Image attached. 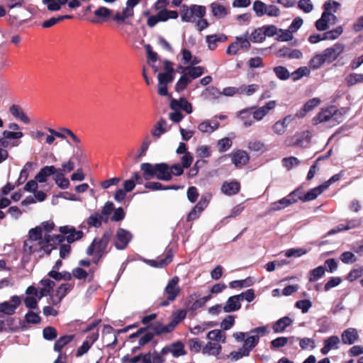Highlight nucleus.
Masks as SVG:
<instances>
[{
	"mask_svg": "<svg viewBox=\"0 0 363 363\" xmlns=\"http://www.w3.org/2000/svg\"><path fill=\"white\" fill-rule=\"evenodd\" d=\"M240 189V183L237 181L225 182L220 188L223 194L227 196L237 194Z\"/></svg>",
	"mask_w": 363,
	"mask_h": 363,
	"instance_id": "393cba45",
	"label": "nucleus"
},
{
	"mask_svg": "<svg viewBox=\"0 0 363 363\" xmlns=\"http://www.w3.org/2000/svg\"><path fill=\"white\" fill-rule=\"evenodd\" d=\"M325 189V186L323 184L319 185L311 190H309L306 194H303L300 191L297 194L298 199L303 202L313 201L319 195H320Z\"/></svg>",
	"mask_w": 363,
	"mask_h": 363,
	"instance_id": "4468645a",
	"label": "nucleus"
},
{
	"mask_svg": "<svg viewBox=\"0 0 363 363\" xmlns=\"http://www.w3.org/2000/svg\"><path fill=\"white\" fill-rule=\"evenodd\" d=\"M333 19L322 13L321 17L315 22L316 29L320 31L326 30L329 28V23H332Z\"/></svg>",
	"mask_w": 363,
	"mask_h": 363,
	"instance_id": "79ce46f5",
	"label": "nucleus"
},
{
	"mask_svg": "<svg viewBox=\"0 0 363 363\" xmlns=\"http://www.w3.org/2000/svg\"><path fill=\"white\" fill-rule=\"evenodd\" d=\"M277 102L275 101H269L264 106L254 109L252 111L253 119L259 121L266 116L269 112L276 107Z\"/></svg>",
	"mask_w": 363,
	"mask_h": 363,
	"instance_id": "9d476101",
	"label": "nucleus"
},
{
	"mask_svg": "<svg viewBox=\"0 0 363 363\" xmlns=\"http://www.w3.org/2000/svg\"><path fill=\"white\" fill-rule=\"evenodd\" d=\"M292 320L288 317L284 316L277 320L272 326V329L275 333H283L287 327L291 325Z\"/></svg>",
	"mask_w": 363,
	"mask_h": 363,
	"instance_id": "cd10ccee",
	"label": "nucleus"
},
{
	"mask_svg": "<svg viewBox=\"0 0 363 363\" xmlns=\"http://www.w3.org/2000/svg\"><path fill=\"white\" fill-rule=\"evenodd\" d=\"M247 148L253 152H265L267 147L264 142L259 140H251L248 142Z\"/></svg>",
	"mask_w": 363,
	"mask_h": 363,
	"instance_id": "de8ad7c7",
	"label": "nucleus"
},
{
	"mask_svg": "<svg viewBox=\"0 0 363 363\" xmlns=\"http://www.w3.org/2000/svg\"><path fill=\"white\" fill-rule=\"evenodd\" d=\"M222 346L220 343L208 341L202 348V354L208 356H213L220 359Z\"/></svg>",
	"mask_w": 363,
	"mask_h": 363,
	"instance_id": "f8f14e48",
	"label": "nucleus"
},
{
	"mask_svg": "<svg viewBox=\"0 0 363 363\" xmlns=\"http://www.w3.org/2000/svg\"><path fill=\"white\" fill-rule=\"evenodd\" d=\"M43 335L45 340H52L57 337V332L55 328L52 326H48L43 329Z\"/></svg>",
	"mask_w": 363,
	"mask_h": 363,
	"instance_id": "774afa93",
	"label": "nucleus"
},
{
	"mask_svg": "<svg viewBox=\"0 0 363 363\" xmlns=\"http://www.w3.org/2000/svg\"><path fill=\"white\" fill-rule=\"evenodd\" d=\"M309 138L310 133L308 131H304L298 135L294 144L298 147H304L308 144Z\"/></svg>",
	"mask_w": 363,
	"mask_h": 363,
	"instance_id": "052dcab7",
	"label": "nucleus"
},
{
	"mask_svg": "<svg viewBox=\"0 0 363 363\" xmlns=\"http://www.w3.org/2000/svg\"><path fill=\"white\" fill-rule=\"evenodd\" d=\"M249 40L253 43L263 42L265 40V36L262 27L255 29L250 34Z\"/></svg>",
	"mask_w": 363,
	"mask_h": 363,
	"instance_id": "6e6d98bb",
	"label": "nucleus"
},
{
	"mask_svg": "<svg viewBox=\"0 0 363 363\" xmlns=\"http://www.w3.org/2000/svg\"><path fill=\"white\" fill-rule=\"evenodd\" d=\"M325 270L326 269L323 266H319V267L312 269L309 272V277H308L309 281L314 282V281L320 279L325 274Z\"/></svg>",
	"mask_w": 363,
	"mask_h": 363,
	"instance_id": "09e8293b",
	"label": "nucleus"
},
{
	"mask_svg": "<svg viewBox=\"0 0 363 363\" xmlns=\"http://www.w3.org/2000/svg\"><path fill=\"white\" fill-rule=\"evenodd\" d=\"M203 73V68L202 67H189L188 77L192 80L201 77Z\"/></svg>",
	"mask_w": 363,
	"mask_h": 363,
	"instance_id": "338daca9",
	"label": "nucleus"
},
{
	"mask_svg": "<svg viewBox=\"0 0 363 363\" xmlns=\"http://www.w3.org/2000/svg\"><path fill=\"white\" fill-rule=\"evenodd\" d=\"M172 257L173 255L172 251L169 250H168L164 258H158L157 259H148L146 261V262L152 267L162 268L172 261Z\"/></svg>",
	"mask_w": 363,
	"mask_h": 363,
	"instance_id": "bb28decb",
	"label": "nucleus"
},
{
	"mask_svg": "<svg viewBox=\"0 0 363 363\" xmlns=\"http://www.w3.org/2000/svg\"><path fill=\"white\" fill-rule=\"evenodd\" d=\"M74 339L73 335H67L60 337L57 340L54 345V350L57 352H60L62 349L69 343Z\"/></svg>",
	"mask_w": 363,
	"mask_h": 363,
	"instance_id": "c03bdc74",
	"label": "nucleus"
},
{
	"mask_svg": "<svg viewBox=\"0 0 363 363\" xmlns=\"http://www.w3.org/2000/svg\"><path fill=\"white\" fill-rule=\"evenodd\" d=\"M250 45L249 33L245 32L244 34L235 38V40L229 45L226 52L230 55H235L238 53L240 50L244 49L247 50L250 48Z\"/></svg>",
	"mask_w": 363,
	"mask_h": 363,
	"instance_id": "20e7f679",
	"label": "nucleus"
},
{
	"mask_svg": "<svg viewBox=\"0 0 363 363\" xmlns=\"http://www.w3.org/2000/svg\"><path fill=\"white\" fill-rule=\"evenodd\" d=\"M269 333L267 325L255 328L250 331V336L247 337L245 341L243 346L250 351L255 347L259 341V337H264Z\"/></svg>",
	"mask_w": 363,
	"mask_h": 363,
	"instance_id": "7ed1b4c3",
	"label": "nucleus"
},
{
	"mask_svg": "<svg viewBox=\"0 0 363 363\" xmlns=\"http://www.w3.org/2000/svg\"><path fill=\"white\" fill-rule=\"evenodd\" d=\"M26 295H34L38 301L42 299L44 296L50 295L45 289L40 288L39 289L33 286H28L26 290Z\"/></svg>",
	"mask_w": 363,
	"mask_h": 363,
	"instance_id": "ea45409f",
	"label": "nucleus"
},
{
	"mask_svg": "<svg viewBox=\"0 0 363 363\" xmlns=\"http://www.w3.org/2000/svg\"><path fill=\"white\" fill-rule=\"evenodd\" d=\"M297 340L299 341L300 347L302 350H313L315 347V340L309 337H297Z\"/></svg>",
	"mask_w": 363,
	"mask_h": 363,
	"instance_id": "3c124183",
	"label": "nucleus"
},
{
	"mask_svg": "<svg viewBox=\"0 0 363 363\" xmlns=\"http://www.w3.org/2000/svg\"><path fill=\"white\" fill-rule=\"evenodd\" d=\"M250 355V352L244 346L240 348L238 351H233L230 353L229 357L232 360L237 361L242 357H247Z\"/></svg>",
	"mask_w": 363,
	"mask_h": 363,
	"instance_id": "680f3d73",
	"label": "nucleus"
},
{
	"mask_svg": "<svg viewBox=\"0 0 363 363\" xmlns=\"http://www.w3.org/2000/svg\"><path fill=\"white\" fill-rule=\"evenodd\" d=\"M21 303V298L18 296L11 297L10 301L0 303V313L11 315L15 313L18 306Z\"/></svg>",
	"mask_w": 363,
	"mask_h": 363,
	"instance_id": "0eeeda50",
	"label": "nucleus"
},
{
	"mask_svg": "<svg viewBox=\"0 0 363 363\" xmlns=\"http://www.w3.org/2000/svg\"><path fill=\"white\" fill-rule=\"evenodd\" d=\"M345 81L349 86L363 82V74L352 73L349 74Z\"/></svg>",
	"mask_w": 363,
	"mask_h": 363,
	"instance_id": "e2e57ef3",
	"label": "nucleus"
},
{
	"mask_svg": "<svg viewBox=\"0 0 363 363\" xmlns=\"http://www.w3.org/2000/svg\"><path fill=\"white\" fill-rule=\"evenodd\" d=\"M340 343V339L337 335H332L323 341V347L320 349V352L323 355L328 354L332 350H337Z\"/></svg>",
	"mask_w": 363,
	"mask_h": 363,
	"instance_id": "ddd939ff",
	"label": "nucleus"
},
{
	"mask_svg": "<svg viewBox=\"0 0 363 363\" xmlns=\"http://www.w3.org/2000/svg\"><path fill=\"white\" fill-rule=\"evenodd\" d=\"M147 330H150L151 332H152L154 335H160L161 334L168 333L173 330L172 327L169 325V323L164 325L160 323L150 325L147 328Z\"/></svg>",
	"mask_w": 363,
	"mask_h": 363,
	"instance_id": "2f4dec72",
	"label": "nucleus"
},
{
	"mask_svg": "<svg viewBox=\"0 0 363 363\" xmlns=\"http://www.w3.org/2000/svg\"><path fill=\"white\" fill-rule=\"evenodd\" d=\"M186 313L184 310H179L174 312L172 315V320L169 323V325H172V329L174 328L186 317Z\"/></svg>",
	"mask_w": 363,
	"mask_h": 363,
	"instance_id": "4d7b16f0",
	"label": "nucleus"
},
{
	"mask_svg": "<svg viewBox=\"0 0 363 363\" xmlns=\"http://www.w3.org/2000/svg\"><path fill=\"white\" fill-rule=\"evenodd\" d=\"M344 120L342 113L335 106H331L322 109L319 113L313 118L314 124L328 122L330 125L334 126Z\"/></svg>",
	"mask_w": 363,
	"mask_h": 363,
	"instance_id": "f03ea898",
	"label": "nucleus"
},
{
	"mask_svg": "<svg viewBox=\"0 0 363 363\" xmlns=\"http://www.w3.org/2000/svg\"><path fill=\"white\" fill-rule=\"evenodd\" d=\"M9 111L12 116L16 118L19 119L26 124H28L30 123L29 118L24 113L19 106L13 104L10 107Z\"/></svg>",
	"mask_w": 363,
	"mask_h": 363,
	"instance_id": "72a5a7b5",
	"label": "nucleus"
},
{
	"mask_svg": "<svg viewBox=\"0 0 363 363\" xmlns=\"http://www.w3.org/2000/svg\"><path fill=\"white\" fill-rule=\"evenodd\" d=\"M219 126L220 123L218 121L204 120L198 125V130L202 133L210 135L216 131Z\"/></svg>",
	"mask_w": 363,
	"mask_h": 363,
	"instance_id": "412c9836",
	"label": "nucleus"
},
{
	"mask_svg": "<svg viewBox=\"0 0 363 363\" xmlns=\"http://www.w3.org/2000/svg\"><path fill=\"white\" fill-rule=\"evenodd\" d=\"M283 166L288 170L298 166L300 164V161L295 157H285L282 160Z\"/></svg>",
	"mask_w": 363,
	"mask_h": 363,
	"instance_id": "69168bd1",
	"label": "nucleus"
},
{
	"mask_svg": "<svg viewBox=\"0 0 363 363\" xmlns=\"http://www.w3.org/2000/svg\"><path fill=\"white\" fill-rule=\"evenodd\" d=\"M340 6V4L335 1L328 0L323 4L324 11L323 13H325L329 18L333 19L332 24H335L337 20V17L333 14L337 10Z\"/></svg>",
	"mask_w": 363,
	"mask_h": 363,
	"instance_id": "4be33fe9",
	"label": "nucleus"
},
{
	"mask_svg": "<svg viewBox=\"0 0 363 363\" xmlns=\"http://www.w3.org/2000/svg\"><path fill=\"white\" fill-rule=\"evenodd\" d=\"M60 232L64 237L68 243H72L82 238L83 233L81 230H77L74 227L69 225L61 226L60 228Z\"/></svg>",
	"mask_w": 363,
	"mask_h": 363,
	"instance_id": "1a4fd4ad",
	"label": "nucleus"
},
{
	"mask_svg": "<svg viewBox=\"0 0 363 363\" xmlns=\"http://www.w3.org/2000/svg\"><path fill=\"white\" fill-rule=\"evenodd\" d=\"M167 121L164 118H160L159 121L154 125L151 134L152 135L158 139L167 132Z\"/></svg>",
	"mask_w": 363,
	"mask_h": 363,
	"instance_id": "7c9ffc66",
	"label": "nucleus"
},
{
	"mask_svg": "<svg viewBox=\"0 0 363 363\" xmlns=\"http://www.w3.org/2000/svg\"><path fill=\"white\" fill-rule=\"evenodd\" d=\"M156 178L162 181H170L172 179L169 167L166 163L156 164Z\"/></svg>",
	"mask_w": 363,
	"mask_h": 363,
	"instance_id": "b1692460",
	"label": "nucleus"
},
{
	"mask_svg": "<svg viewBox=\"0 0 363 363\" xmlns=\"http://www.w3.org/2000/svg\"><path fill=\"white\" fill-rule=\"evenodd\" d=\"M56 169L54 166H45L36 174L35 179L39 183H44L47 181L48 177L56 173Z\"/></svg>",
	"mask_w": 363,
	"mask_h": 363,
	"instance_id": "a878e982",
	"label": "nucleus"
},
{
	"mask_svg": "<svg viewBox=\"0 0 363 363\" xmlns=\"http://www.w3.org/2000/svg\"><path fill=\"white\" fill-rule=\"evenodd\" d=\"M227 40V36L224 34H215L207 35L206 41L210 50H213L217 48V43L225 42Z\"/></svg>",
	"mask_w": 363,
	"mask_h": 363,
	"instance_id": "c756f323",
	"label": "nucleus"
},
{
	"mask_svg": "<svg viewBox=\"0 0 363 363\" xmlns=\"http://www.w3.org/2000/svg\"><path fill=\"white\" fill-rule=\"evenodd\" d=\"M249 160L250 157L245 150H238L232 154V162L236 167L245 165Z\"/></svg>",
	"mask_w": 363,
	"mask_h": 363,
	"instance_id": "6ab92c4d",
	"label": "nucleus"
},
{
	"mask_svg": "<svg viewBox=\"0 0 363 363\" xmlns=\"http://www.w3.org/2000/svg\"><path fill=\"white\" fill-rule=\"evenodd\" d=\"M343 29L342 26H337L335 28L323 33V38L328 40H333L339 38L342 33Z\"/></svg>",
	"mask_w": 363,
	"mask_h": 363,
	"instance_id": "5fc2aeb1",
	"label": "nucleus"
},
{
	"mask_svg": "<svg viewBox=\"0 0 363 363\" xmlns=\"http://www.w3.org/2000/svg\"><path fill=\"white\" fill-rule=\"evenodd\" d=\"M294 340V337H279L271 341L270 347L272 350H277L281 347H284L287 345L289 340Z\"/></svg>",
	"mask_w": 363,
	"mask_h": 363,
	"instance_id": "49530a36",
	"label": "nucleus"
},
{
	"mask_svg": "<svg viewBox=\"0 0 363 363\" xmlns=\"http://www.w3.org/2000/svg\"><path fill=\"white\" fill-rule=\"evenodd\" d=\"M113 210L114 204L113 202L107 201L105 203L101 210V214H100L101 216H102L103 220L104 223H107L108 221L109 216L113 211Z\"/></svg>",
	"mask_w": 363,
	"mask_h": 363,
	"instance_id": "864d4df0",
	"label": "nucleus"
},
{
	"mask_svg": "<svg viewBox=\"0 0 363 363\" xmlns=\"http://www.w3.org/2000/svg\"><path fill=\"white\" fill-rule=\"evenodd\" d=\"M209 341L218 343H225L226 342V335L220 330H213L209 331L206 335Z\"/></svg>",
	"mask_w": 363,
	"mask_h": 363,
	"instance_id": "473e14b6",
	"label": "nucleus"
},
{
	"mask_svg": "<svg viewBox=\"0 0 363 363\" xmlns=\"http://www.w3.org/2000/svg\"><path fill=\"white\" fill-rule=\"evenodd\" d=\"M191 82V79L188 77V74L184 73L176 83L175 91L177 92L184 91Z\"/></svg>",
	"mask_w": 363,
	"mask_h": 363,
	"instance_id": "603ef678",
	"label": "nucleus"
},
{
	"mask_svg": "<svg viewBox=\"0 0 363 363\" xmlns=\"http://www.w3.org/2000/svg\"><path fill=\"white\" fill-rule=\"evenodd\" d=\"M293 120V117L289 115L283 119L279 120L272 125V130L274 134L281 135L285 133L289 123Z\"/></svg>",
	"mask_w": 363,
	"mask_h": 363,
	"instance_id": "a211bd4d",
	"label": "nucleus"
},
{
	"mask_svg": "<svg viewBox=\"0 0 363 363\" xmlns=\"http://www.w3.org/2000/svg\"><path fill=\"white\" fill-rule=\"evenodd\" d=\"M324 63H325V62L322 53H318L310 60L308 62V67L310 69L316 70L320 68Z\"/></svg>",
	"mask_w": 363,
	"mask_h": 363,
	"instance_id": "a19ab883",
	"label": "nucleus"
},
{
	"mask_svg": "<svg viewBox=\"0 0 363 363\" xmlns=\"http://www.w3.org/2000/svg\"><path fill=\"white\" fill-rule=\"evenodd\" d=\"M133 235L131 233L123 228H118L113 238L115 247L118 250H125L131 241Z\"/></svg>",
	"mask_w": 363,
	"mask_h": 363,
	"instance_id": "39448f33",
	"label": "nucleus"
},
{
	"mask_svg": "<svg viewBox=\"0 0 363 363\" xmlns=\"http://www.w3.org/2000/svg\"><path fill=\"white\" fill-rule=\"evenodd\" d=\"M179 278L177 276L172 278L164 290V294L169 301H174L181 291L179 286Z\"/></svg>",
	"mask_w": 363,
	"mask_h": 363,
	"instance_id": "423d86ee",
	"label": "nucleus"
},
{
	"mask_svg": "<svg viewBox=\"0 0 363 363\" xmlns=\"http://www.w3.org/2000/svg\"><path fill=\"white\" fill-rule=\"evenodd\" d=\"M298 192V189H295L294 191H291L286 197L279 200V203L281 204L282 208H284L291 204L296 203L297 199H295V196H297Z\"/></svg>",
	"mask_w": 363,
	"mask_h": 363,
	"instance_id": "37998d69",
	"label": "nucleus"
},
{
	"mask_svg": "<svg viewBox=\"0 0 363 363\" xmlns=\"http://www.w3.org/2000/svg\"><path fill=\"white\" fill-rule=\"evenodd\" d=\"M240 296L235 295L228 298L225 306L223 307L224 312L231 313L238 311L241 308Z\"/></svg>",
	"mask_w": 363,
	"mask_h": 363,
	"instance_id": "5701e85b",
	"label": "nucleus"
},
{
	"mask_svg": "<svg viewBox=\"0 0 363 363\" xmlns=\"http://www.w3.org/2000/svg\"><path fill=\"white\" fill-rule=\"evenodd\" d=\"M252 284L251 278H247L242 280H235L230 283V287L232 289L235 288H245L250 286Z\"/></svg>",
	"mask_w": 363,
	"mask_h": 363,
	"instance_id": "0e129e2a",
	"label": "nucleus"
},
{
	"mask_svg": "<svg viewBox=\"0 0 363 363\" xmlns=\"http://www.w3.org/2000/svg\"><path fill=\"white\" fill-rule=\"evenodd\" d=\"M320 104V99L319 98H313L308 100L303 106L301 111L296 115L298 117H303L306 113L312 111L314 108L318 106Z\"/></svg>",
	"mask_w": 363,
	"mask_h": 363,
	"instance_id": "c9c22d12",
	"label": "nucleus"
},
{
	"mask_svg": "<svg viewBox=\"0 0 363 363\" xmlns=\"http://www.w3.org/2000/svg\"><path fill=\"white\" fill-rule=\"evenodd\" d=\"M253 109V107L244 108L237 113L238 118L240 120V121L242 123V125L245 128L250 127L254 124L255 120L253 119V116L252 117V111Z\"/></svg>",
	"mask_w": 363,
	"mask_h": 363,
	"instance_id": "f3484780",
	"label": "nucleus"
},
{
	"mask_svg": "<svg viewBox=\"0 0 363 363\" xmlns=\"http://www.w3.org/2000/svg\"><path fill=\"white\" fill-rule=\"evenodd\" d=\"M344 51V45L341 43H335L332 47L324 50L321 53L325 62H333Z\"/></svg>",
	"mask_w": 363,
	"mask_h": 363,
	"instance_id": "6e6552de",
	"label": "nucleus"
},
{
	"mask_svg": "<svg viewBox=\"0 0 363 363\" xmlns=\"http://www.w3.org/2000/svg\"><path fill=\"white\" fill-rule=\"evenodd\" d=\"M273 70L277 77L281 80H286L291 76L289 70L283 66L274 67Z\"/></svg>",
	"mask_w": 363,
	"mask_h": 363,
	"instance_id": "13d9d810",
	"label": "nucleus"
},
{
	"mask_svg": "<svg viewBox=\"0 0 363 363\" xmlns=\"http://www.w3.org/2000/svg\"><path fill=\"white\" fill-rule=\"evenodd\" d=\"M43 231L41 227H36L29 230V239L24 242L23 247L26 252L33 253L37 250L33 242H38L40 250H43L47 254H50L52 249L55 247L50 242H62L65 240V237L62 235L51 236L50 234L45 233L43 239Z\"/></svg>",
	"mask_w": 363,
	"mask_h": 363,
	"instance_id": "f257e3e1",
	"label": "nucleus"
},
{
	"mask_svg": "<svg viewBox=\"0 0 363 363\" xmlns=\"http://www.w3.org/2000/svg\"><path fill=\"white\" fill-rule=\"evenodd\" d=\"M267 6L264 3L261 1L257 0L253 3V11L256 13L257 17H261L265 14L267 12Z\"/></svg>",
	"mask_w": 363,
	"mask_h": 363,
	"instance_id": "bf43d9fd",
	"label": "nucleus"
},
{
	"mask_svg": "<svg viewBox=\"0 0 363 363\" xmlns=\"http://www.w3.org/2000/svg\"><path fill=\"white\" fill-rule=\"evenodd\" d=\"M102 221H104L102 216L96 212L90 215L86 220L89 226L95 228L101 227Z\"/></svg>",
	"mask_w": 363,
	"mask_h": 363,
	"instance_id": "8fccbe9b",
	"label": "nucleus"
},
{
	"mask_svg": "<svg viewBox=\"0 0 363 363\" xmlns=\"http://www.w3.org/2000/svg\"><path fill=\"white\" fill-rule=\"evenodd\" d=\"M359 338L357 330L353 328L345 330L341 335V340L345 345H353Z\"/></svg>",
	"mask_w": 363,
	"mask_h": 363,
	"instance_id": "aec40b11",
	"label": "nucleus"
},
{
	"mask_svg": "<svg viewBox=\"0 0 363 363\" xmlns=\"http://www.w3.org/2000/svg\"><path fill=\"white\" fill-rule=\"evenodd\" d=\"M156 164H152L148 162H144L140 164V169L143 172V177L145 180H150L156 177Z\"/></svg>",
	"mask_w": 363,
	"mask_h": 363,
	"instance_id": "c85d7f7f",
	"label": "nucleus"
},
{
	"mask_svg": "<svg viewBox=\"0 0 363 363\" xmlns=\"http://www.w3.org/2000/svg\"><path fill=\"white\" fill-rule=\"evenodd\" d=\"M167 10L162 9L160 10L157 15L149 16V11L145 12V15L148 16L147 24L149 27H154L159 22H164L169 20V16H167Z\"/></svg>",
	"mask_w": 363,
	"mask_h": 363,
	"instance_id": "dca6fc26",
	"label": "nucleus"
},
{
	"mask_svg": "<svg viewBox=\"0 0 363 363\" xmlns=\"http://www.w3.org/2000/svg\"><path fill=\"white\" fill-rule=\"evenodd\" d=\"M211 9L213 15L216 18H224L228 14V9L223 5L219 4L218 3H212L211 4Z\"/></svg>",
	"mask_w": 363,
	"mask_h": 363,
	"instance_id": "f704fd0d",
	"label": "nucleus"
},
{
	"mask_svg": "<svg viewBox=\"0 0 363 363\" xmlns=\"http://www.w3.org/2000/svg\"><path fill=\"white\" fill-rule=\"evenodd\" d=\"M181 18L182 21L185 22H194L195 18L192 9V5L188 7L184 4L181 6Z\"/></svg>",
	"mask_w": 363,
	"mask_h": 363,
	"instance_id": "58836bf2",
	"label": "nucleus"
},
{
	"mask_svg": "<svg viewBox=\"0 0 363 363\" xmlns=\"http://www.w3.org/2000/svg\"><path fill=\"white\" fill-rule=\"evenodd\" d=\"M54 180L56 184L62 189H66L69 186V181L65 177L62 171L56 169V173L54 174Z\"/></svg>",
	"mask_w": 363,
	"mask_h": 363,
	"instance_id": "4c0bfd02",
	"label": "nucleus"
},
{
	"mask_svg": "<svg viewBox=\"0 0 363 363\" xmlns=\"http://www.w3.org/2000/svg\"><path fill=\"white\" fill-rule=\"evenodd\" d=\"M134 15V10L130 9L127 6L123 9L122 12H117L113 16V21L118 23H123L129 18L133 17Z\"/></svg>",
	"mask_w": 363,
	"mask_h": 363,
	"instance_id": "e433bc0d",
	"label": "nucleus"
},
{
	"mask_svg": "<svg viewBox=\"0 0 363 363\" xmlns=\"http://www.w3.org/2000/svg\"><path fill=\"white\" fill-rule=\"evenodd\" d=\"M311 74V69L308 67H301L296 70L293 72L291 77L293 81L296 82L301 79L303 77H308Z\"/></svg>",
	"mask_w": 363,
	"mask_h": 363,
	"instance_id": "a18cd8bd",
	"label": "nucleus"
},
{
	"mask_svg": "<svg viewBox=\"0 0 363 363\" xmlns=\"http://www.w3.org/2000/svg\"><path fill=\"white\" fill-rule=\"evenodd\" d=\"M169 353H171L174 357H179L184 355L185 354L184 345L180 342H177L170 345L169 346L163 347L161 350V354L162 355H166Z\"/></svg>",
	"mask_w": 363,
	"mask_h": 363,
	"instance_id": "2eb2a0df",
	"label": "nucleus"
},
{
	"mask_svg": "<svg viewBox=\"0 0 363 363\" xmlns=\"http://www.w3.org/2000/svg\"><path fill=\"white\" fill-rule=\"evenodd\" d=\"M170 108L173 111L182 110L186 113L190 114L193 111L191 104L189 103L185 98H180L179 99H172L169 104Z\"/></svg>",
	"mask_w": 363,
	"mask_h": 363,
	"instance_id": "9b49d317",
	"label": "nucleus"
}]
</instances>
